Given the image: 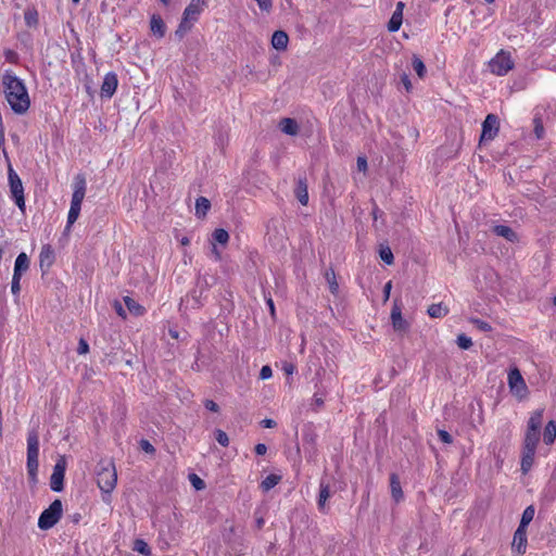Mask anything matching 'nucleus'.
Listing matches in <instances>:
<instances>
[{
  "mask_svg": "<svg viewBox=\"0 0 556 556\" xmlns=\"http://www.w3.org/2000/svg\"><path fill=\"white\" fill-rule=\"evenodd\" d=\"M500 129V121L498 117L494 114L486 115L484 122L482 123V132L480 136V143H485L492 141Z\"/></svg>",
  "mask_w": 556,
  "mask_h": 556,
  "instance_id": "nucleus-6",
  "label": "nucleus"
},
{
  "mask_svg": "<svg viewBox=\"0 0 556 556\" xmlns=\"http://www.w3.org/2000/svg\"><path fill=\"white\" fill-rule=\"evenodd\" d=\"M326 279L328 281L330 292L333 293V294H337L338 290H339V285L336 281L334 273L332 270L327 271L326 273Z\"/></svg>",
  "mask_w": 556,
  "mask_h": 556,
  "instance_id": "nucleus-37",
  "label": "nucleus"
},
{
  "mask_svg": "<svg viewBox=\"0 0 556 556\" xmlns=\"http://www.w3.org/2000/svg\"><path fill=\"white\" fill-rule=\"evenodd\" d=\"M211 208V202L204 197H200L195 201V215L199 218H204Z\"/></svg>",
  "mask_w": 556,
  "mask_h": 556,
  "instance_id": "nucleus-23",
  "label": "nucleus"
},
{
  "mask_svg": "<svg viewBox=\"0 0 556 556\" xmlns=\"http://www.w3.org/2000/svg\"><path fill=\"white\" fill-rule=\"evenodd\" d=\"M542 418V410H536L531 415L528 421V430L526 437L527 453H523V472L527 471L533 464L535 447L540 439Z\"/></svg>",
  "mask_w": 556,
  "mask_h": 556,
  "instance_id": "nucleus-2",
  "label": "nucleus"
},
{
  "mask_svg": "<svg viewBox=\"0 0 556 556\" xmlns=\"http://www.w3.org/2000/svg\"><path fill=\"white\" fill-rule=\"evenodd\" d=\"M456 342L462 350H468L472 345L471 339L466 334H459Z\"/></svg>",
  "mask_w": 556,
  "mask_h": 556,
  "instance_id": "nucleus-38",
  "label": "nucleus"
},
{
  "mask_svg": "<svg viewBox=\"0 0 556 556\" xmlns=\"http://www.w3.org/2000/svg\"><path fill=\"white\" fill-rule=\"evenodd\" d=\"M330 497V488L328 484H325L324 482H320V490H319V496H318V508L319 510L324 511L327 501Z\"/></svg>",
  "mask_w": 556,
  "mask_h": 556,
  "instance_id": "nucleus-24",
  "label": "nucleus"
},
{
  "mask_svg": "<svg viewBox=\"0 0 556 556\" xmlns=\"http://www.w3.org/2000/svg\"><path fill=\"white\" fill-rule=\"evenodd\" d=\"M513 548L517 552L521 551V523L515 531L514 540H513Z\"/></svg>",
  "mask_w": 556,
  "mask_h": 556,
  "instance_id": "nucleus-40",
  "label": "nucleus"
},
{
  "mask_svg": "<svg viewBox=\"0 0 556 556\" xmlns=\"http://www.w3.org/2000/svg\"><path fill=\"white\" fill-rule=\"evenodd\" d=\"M89 351V345L85 340H80L78 344V353L86 354Z\"/></svg>",
  "mask_w": 556,
  "mask_h": 556,
  "instance_id": "nucleus-55",
  "label": "nucleus"
},
{
  "mask_svg": "<svg viewBox=\"0 0 556 556\" xmlns=\"http://www.w3.org/2000/svg\"><path fill=\"white\" fill-rule=\"evenodd\" d=\"M114 308H115L116 313H117L121 317H123V318H125V317H126L125 309L123 308V306H122V304H121L119 302H117V301H116V302L114 303Z\"/></svg>",
  "mask_w": 556,
  "mask_h": 556,
  "instance_id": "nucleus-58",
  "label": "nucleus"
},
{
  "mask_svg": "<svg viewBox=\"0 0 556 556\" xmlns=\"http://www.w3.org/2000/svg\"><path fill=\"white\" fill-rule=\"evenodd\" d=\"M214 434H215V439H216V441H217L220 445H223V446H228V444H229V438H228V435H227V433H226L225 431H223V430H220V429H217V430H215Z\"/></svg>",
  "mask_w": 556,
  "mask_h": 556,
  "instance_id": "nucleus-39",
  "label": "nucleus"
},
{
  "mask_svg": "<svg viewBox=\"0 0 556 556\" xmlns=\"http://www.w3.org/2000/svg\"><path fill=\"white\" fill-rule=\"evenodd\" d=\"M447 313V307L442 305L441 303L432 304L428 307V314L432 318H442L446 316Z\"/></svg>",
  "mask_w": 556,
  "mask_h": 556,
  "instance_id": "nucleus-25",
  "label": "nucleus"
},
{
  "mask_svg": "<svg viewBox=\"0 0 556 556\" xmlns=\"http://www.w3.org/2000/svg\"><path fill=\"white\" fill-rule=\"evenodd\" d=\"M267 452V446L263 443H258L255 446V453L257 455H264Z\"/></svg>",
  "mask_w": 556,
  "mask_h": 556,
  "instance_id": "nucleus-59",
  "label": "nucleus"
},
{
  "mask_svg": "<svg viewBox=\"0 0 556 556\" xmlns=\"http://www.w3.org/2000/svg\"><path fill=\"white\" fill-rule=\"evenodd\" d=\"M25 21L28 26L35 25L37 23V13L34 11L25 12Z\"/></svg>",
  "mask_w": 556,
  "mask_h": 556,
  "instance_id": "nucleus-46",
  "label": "nucleus"
},
{
  "mask_svg": "<svg viewBox=\"0 0 556 556\" xmlns=\"http://www.w3.org/2000/svg\"><path fill=\"white\" fill-rule=\"evenodd\" d=\"M204 406L206 409L215 413L218 412L219 409L218 405L213 400H205Z\"/></svg>",
  "mask_w": 556,
  "mask_h": 556,
  "instance_id": "nucleus-52",
  "label": "nucleus"
},
{
  "mask_svg": "<svg viewBox=\"0 0 556 556\" xmlns=\"http://www.w3.org/2000/svg\"><path fill=\"white\" fill-rule=\"evenodd\" d=\"M380 213L379 208L378 207H375L372 210V216H374V219L377 220L378 218V214Z\"/></svg>",
  "mask_w": 556,
  "mask_h": 556,
  "instance_id": "nucleus-63",
  "label": "nucleus"
},
{
  "mask_svg": "<svg viewBox=\"0 0 556 556\" xmlns=\"http://www.w3.org/2000/svg\"><path fill=\"white\" fill-rule=\"evenodd\" d=\"M534 507L532 505L528 506L525 510H523V527L526 525H528L534 517Z\"/></svg>",
  "mask_w": 556,
  "mask_h": 556,
  "instance_id": "nucleus-41",
  "label": "nucleus"
},
{
  "mask_svg": "<svg viewBox=\"0 0 556 556\" xmlns=\"http://www.w3.org/2000/svg\"><path fill=\"white\" fill-rule=\"evenodd\" d=\"M262 426L264 428H274L276 426V421L273 419H264L262 420Z\"/></svg>",
  "mask_w": 556,
  "mask_h": 556,
  "instance_id": "nucleus-61",
  "label": "nucleus"
},
{
  "mask_svg": "<svg viewBox=\"0 0 556 556\" xmlns=\"http://www.w3.org/2000/svg\"><path fill=\"white\" fill-rule=\"evenodd\" d=\"M193 24L194 22L185 20L182 16L181 22L175 31V35L181 39L192 28Z\"/></svg>",
  "mask_w": 556,
  "mask_h": 556,
  "instance_id": "nucleus-32",
  "label": "nucleus"
},
{
  "mask_svg": "<svg viewBox=\"0 0 556 556\" xmlns=\"http://www.w3.org/2000/svg\"><path fill=\"white\" fill-rule=\"evenodd\" d=\"M134 551L142 555H150V548L148 544L141 539H138L134 542Z\"/></svg>",
  "mask_w": 556,
  "mask_h": 556,
  "instance_id": "nucleus-36",
  "label": "nucleus"
},
{
  "mask_svg": "<svg viewBox=\"0 0 556 556\" xmlns=\"http://www.w3.org/2000/svg\"><path fill=\"white\" fill-rule=\"evenodd\" d=\"M295 197L302 205H307L308 191H307V184H306L305 179H299L296 189H295Z\"/></svg>",
  "mask_w": 556,
  "mask_h": 556,
  "instance_id": "nucleus-22",
  "label": "nucleus"
},
{
  "mask_svg": "<svg viewBox=\"0 0 556 556\" xmlns=\"http://www.w3.org/2000/svg\"><path fill=\"white\" fill-rule=\"evenodd\" d=\"M116 481L117 473L113 462H101L99 464V470L97 471V483L100 490L104 493L103 501H109L111 492L116 486Z\"/></svg>",
  "mask_w": 556,
  "mask_h": 556,
  "instance_id": "nucleus-3",
  "label": "nucleus"
},
{
  "mask_svg": "<svg viewBox=\"0 0 556 556\" xmlns=\"http://www.w3.org/2000/svg\"><path fill=\"white\" fill-rule=\"evenodd\" d=\"M124 302L131 314L139 316L144 313V307L137 303L134 299L125 296Z\"/></svg>",
  "mask_w": 556,
  "mask_h": 556,
  "instance_id": "nucleus-28",
  "label": "nucleus"
},
{
  "mask_svg": "<svg viewBox=\"0 0 556 556\" xmlns=\"http://www.w3.org/2000/svg\"><path fill=\"white\" fill-rule=\"evenodd\" d=\"M81 205L71 203V207L67 215L66 230H70L72 225L77 220L80 213Z\"/></svg>",
  "mask_w": 556,
  "mask_h": 556,
  "instance_id": "nucleus-29",
  "label": "nucleus"
},
{
  "mask_svg": "<svg viewBox=\"0 0 556 556\" xmlns=\"http://www.w3.org/2000/svg\"><path fill=\"white\" fill-rule=\"evenodd\" d=\"M29 268V258L26 253L22 252L17 255L14 264L13 275L22 277V275Z\"/></svg>",
  "mask_w": 556,
  "mask_h": 556,
  "instance_id": "nucleus-15",
  "label": "nucleus"
},
{
  "mask_svg": "<svg viewBox=\"0 0 556 556\" xmlns=\"http://www.w3.org/2000/svg\"><path fill=\"white\" fill-rule=\"evenodd\" d=\"M289 36L283 30H276L271 36V46L276 50L285 51L288 48Z\"/></svg>",
  "mask_w": 556,
  "mask_h": 556,
  "instance_id": "nucleus-14",
  "label": "nucleus"
},
{
  "mask_svg": "<svg viewBox=\"0 0 556 556\" xmlns=\"http://www.w3.org/2000/svg\"><path fill=\"white\" fill-rule=\"evenodd\" d=\"M510 390L518 395L520 393L521 374L518 368H514L508 375Z\"/></svg>",
  "mask_w": 556,
  "mask_h": 556,
  "instance_id": "nucleus-21",
  "label": "nucleus"
},
{
  "mask_svg": "<svg viewBox=\"0 0 556 556\" xmlns=\"http://www.w3.org/2000/svg\"><path fill=\"white\" fill-rule=\"evenodd\" d=\"M39 451L27 450V471L29 477L35 480L39 467Z\"/></svg>",
  "mask_w": 556,
  "mask_h": 556,
  "instance_id": "nucleus-13",
  "label": "nucleus"
},
{
  "mask_svg": "<svg viewBox=\"0 0 556 556\" xmlns=\"http://www.w3.org/2000/svg\"><path fill=\"white\" fill-rule=\"evenodd\" d=\"M62 511V502L60 500L53 501L50 506L39 516L38 527L41 530H48L52 528L60 520Z\"/></svg>",
  "mask_w": 556,
  "mask_h": 556,
  "instance_id": "nucleus-4",
  "label": "nucleus"
},
{
  "mask_svg": "<svg viewBox=\"0 0 556 556\" xmlns=\"http://www.w3.org/2000/svg\"><path fill=\"white\" fill-rule=\"evenodd\" d=\"M281 480V476L279 475H269L262 482L261 488L264 492H267L275 488Z\"/></svg>",
  "mask_w": 556,
  "mask_h": 556,
  "instance_id": "nucleus-27",
  "label": "nucleus"
},
{
  "mask_svg": "<svg viewBox=\"0 0 556 556\" xmlns=\"http://www.w3.org/2000/svg\"><path fill=\"white\" fill-rule=\"evenodd\" d=\"M40 267L49 268L54 262V252L50 245H43L39 254Z\"/></svg>",
  "mask_w": 556,
  "mask_h": 556,
  "instance_id": "nucleus-17",
  "label": "nucleus"
},
{
  "mask_svg": "<svg viewBox=\"0 0 556 556\" xmlns=\"http://www.w3.org/2000/svg\"><path fill=\"white\" fill-rule=\"evenodd\" d=\"M555 439H556V424L554 421H549L545 427V430L543 433V441L549 445V444L554 443Z\"/></svg>",
  "mask_w": 556,
  "mask_h": 556,
  "instance_id": "nucleus-26",
  "label": "nucleus"
},
{
  "mask_svg": "<svg viewBox=\"0 0 556 556\" xmlns=\"http://www.w3.org/2000/svg\"><path fill=\"white\" fill-rule=\"evenodd\" d=\"M86 193V179L83 175H77L73 182V195L71 203L81 205Z\"/></svg>",
  "mask_w": 556,
  "mask_h": 556,
  "instance_id": "nucleus-9",
  "label": "nucleus"
},
{
  "mask_svg": "<svg viewBox=\"0 0 556 556\" xmlns=\"http://www.w3.org/2000/svg\"><path fill=\"white\" fill-rule=\"evenodd\" d=\"M379 256L386 264H388V265L393 264L394 257H393V253L389 245L380 244Z\"/></svg>",
  "mask_w": 556,
  "mask_h": 556,
  "instance_id": "nucleus-30",
  "label": "nucleus"
},
{
  "mask_svg": "<svg viewBox=\"0 0 556 556\" xmlns=\"http://www.w3.org/2000/svg\"><path fill=\"white\" fill-rule=\"evenodd\" d=\"M63 479L64 475L59 472H52L51 479H50V486L53 491L60 492L63 489Z\"/></svg>",
  "mask_w": 556,
  "mask_h": 556,
  "instance_id": "nucleus-31",
  "label": "nucleus"
},
{
  "mask_svg": "<svg viewBox=\"0 0 556 556\" xmlns=\"http://www.w3.org/2000/svg\"><path fill=\"white\" fill-rule=\"evenodd\" d=\"M390 489H391L392 498L396 503L401 502L404 497V494L402 491L400 479L396 473H391V476H390Z\"/></svg>",
  "mask_w": 556,
  "mask_h": 556,
  "instance_id": "nucleus-16",
  "label": "nucleus"
},
{
  "mask_svg": "<svg viewBox=\"0 0 556 556\" xmlns=\"http://www.w3.org/2000/svg\"><path fill=\"white\" fill-rule=\"evenodd\" d=\"M401 80H402L403 85L405 86V89L407 91H409L412 88V83H410L408 76L406 74H403L401 77Z\"/></svg>",
  "mask_w": 556,
  "mask_h": 556,
  "instance_id": "nucleus-60",
  "label": "nucleus"
},
{
  "mask_svg": "<svg viewBox=\"0 0 556 556\" xmlns=\"http://www.w3.org/2000/svg\"><path fill=\"white\" fill-rule=\"evenodd\" d=\"M21 278L22 277L13 275L12 285H11V291L13 294H17L21 291V285H20Z\"/></svg>",
  "mask_w": 556,
  "mask_h": 556,
  "instance_id": "nucleus-47",
  "label": "nucleus"
},
{
  "mask_svg": "<svg viewBox=\"0 0 556 556\" xmlns=\"http://www.w3.org/2000/svg\"><path fill=\"white\" fill-rule=\"evenodd\" d=\"M65 469H66V460L64 457H61L56 464L54 465V468H53V471L54 472H59V473H65Z\"/></svg>",
  "mask_w": 556,
  "mask_h": 556,
  "instance_id": "nucleus-45",
  "label": "nucleus"
},
{
  "mask_svg": "<svg viewBox=\"0 0 556 556\" xmlns=\"http://www.w3.org/2000/svg\"><path fill=\"white\" fill-rule=\"evenodd\" d=\"M268 305H269V308H270L271 314H274V312H275V307H274V302H273V300H270V299L268 300Z\"/></svg>",
  "mask_w": 556,
  "mask_h": 556,
  "instance_id": "nucleus-64",
  "label": "nucleus"
},
{
  "mask_svg": "<svg viewBox=\"0 0 556 556\" xmlns=\"http://www.w3.org/2000/svg\"><path fill=\"white\" fill-rule=\"evenodd\" d=\"M280 130L289 136H295L299 132V125L293 118H282L279 123Z\"/></svg>",
  "mask_w": 556,
  "mask_h": 556,
  "instance_id": "nucleus-18",
  "label": "nucleus"
},
{
  "mask_svg": "<svg viewBox=\"0 0 556 556\" xmlns=\"http://www.w3.org/2000/svg\"><path fill=\"white\" fill-rule=\"evenodd\" d=\"M391 321L395 331L406 332L409 328V323L403 318L401 306L396 301L391 311Z\"/></svg>",
  "mask_w": 556,
  "mask_h": 556,
  "instance_id": "nucleus-8",
  "label": "nucleus"
},
{
  "mask_svg": "<svg viewBox=\"0 0 556 556\" xmlns=\"http://www.w3.org/2000/svg\"><path fill=\"white\" fill-rule=\"evenodd\" d=\"M533 123H534V134H535V137L538 139H540V138H542L543 132H544L542 121L538 116H535L534 119H533Z\"/></svg>",
  "mask_w": 556,
  "mask_h": 556,
  "instance_id": "nucleus-42",
  "label": "nucleus"
},
{
  "mask_svg": "<svg viewBox=\"0 0 556 556\" xmlns=\"http://www.w3.org/2000/svg\"><path fill=\"white\" fill-rule=\"evenodd\" d=\"M204 7L205 0H191L190 3L186 7L182 16L185 20H189L195 23Z\"/></svg>",
  "mask_w": 556,
  "mask_h": 556,
  "instance_id": "nucleus-10",
  "label": "nucleus"
},
{
  "mask_svg": "<svg viewBox=\"0 0 556 556\" xmlns=\"http://www.w3.org/2000/svg\"><path fill=\"white\" fill-rule=\"evenodd\" d=\"M141 447L147 453L154 452V447L152 446V444L150 442L146 441V440L141 441Z\"/></svg>",
  "mask_w": 556,
  "mask_h": 556,
  "instance_id": "nucleus-57",
  "label": "nucleus"
},
{
  "mask_svg": "<svg viewBox=\"0 0 556 556\" xmlns=\"http://www.w3.org/2000/svg\"><path fill=\"white\" fill-rule=\"evenodd\" d=\"M312 405L315 406L316 409L320 408L324 405L323 395L315 393L312 399Z\"/></svg>",
  "mask_w": 556,
  "mask_h": 556,
  "instance_id": "nucleus-50",
  "label": "nucleus"
},
{
  "mask_svg": "<svg viewBox=\"0 0 556 556\" xmlns=\"http://www.w3.org/2000/svg\"><path fill=\"white\" fill-rule=\"evenodd\" d=\"M117 84L118 80L116 74L108 73L103 78V83L101 86V96L111 98L116 91Z\"/></svg>",
  "mask_w": 556,
  "mask_h": 556,
  "instance_id": "nucleus-11",
  "label": "nucleus"
},
{
  "mask_svg": "<svg viewBox=\"0 0 556 556\" xmlns=\"http://www.w3.org/2000/svg\"><path fill=\"white\" fill-rule=\"evenodd\" d=\"M271 376H273L271 368L268 365L263 366L260 371V378L262 380H267V379L271 378Z\"/></svg>",
  "mask_w": 556,
  "mask_h": 556,
  "instance_id": "nucleus-48",
  "label": "nucleus"
},
{
  "mask_svg": "<svg viewBox=\"0 0 556 556\" xmlns=\"http://www.w3.org/2000/svg\"><path fill=\"white\" fill-rule=\"evenodd\" d=\"M282 370L286 375L291 376L295 371V366L291 363H285L282 366Z\"/></svg>",
  "mask_w": 556,
  "mask_h": 556,
  "instance_id": "nucleus-54",
  "label": "nucleus"
},
{
  "mask_svg": "<svg viewBox=\"0 0 556 556\" xmlns=\"http://www.w3.org/2000/svg\"><path fill=\"white\" fill-rule=\"evenodd\" d=\"M150 28L153 35L159 38L164 37L165 35V24L160 15H153L150 21Z\"/></svg>",
  "mask_w": 556,
  "mask_h": 556,
  "instance_id": "nucleus-20",
  "label": "nucleus"
},
{
  "mask_svg": "<svg viewBox=\"0 0 556 556\" xmlns=\"http://www.w3.org/2000/svg\"><path fill=\"white\" fill-rule=\"evenodd\" d=\"M27 450L39 451V435L35 430H31L28 433Z\"/></svg>",
  "mask_w": 556,
  "mask_h": 556,
  "instance_id": "nucleus-33",
  "label": "nucleus"
},
{
  "mask_svg": "<svg viewBox=\"0 0 556 556\" xmlns=\"http://www.w3.org/2000/svg\"><path fill=\"white\" fill-rule=\"evenodd\" d=\"M412 64H413V68L417 73V75L420 78H422L426 74V66H425L424 62L418 56L414 55Z\"/></svg>",
  "mask_w": 556,
  "mask_h": 556,
  "instance_id": "nucleus-35",
  "label": "nucleus"
},
{
  "mask_svg": "<svg viewBox=\"0 0 556 556\" xmlns=\"http://www.w3.org/2000/svg\"><path fill=\"white\" fill-rule=\"evenodd\" d=\"M260 10L263 11V12H270L271 8H273V1L271 0H254Z\"/></svg>",
  "mask_w": 556,
  "mask_h": 556,
  "instance_id": "nucleus-44",
  "label": "nucleus"
},
{
  "mask_svg": "<svg viewBox=\"0 0 556 556\" xmlns=\"http://www.w3.org/2000/svg\"><path fill=\"white\" fill-rule=\"evenodd\" d=\"M438 435L441 439V441L446 443V444H450L453 441L452 440V435L447 431H445V430H439L438 431Z\"/></svg>",
  "mask_w": 556,
  "mask_h": 556,
  "instance_id": "nucleus-51",
  "label": "nucleus"
},
{
  "mask_svg": "<svg viewBox=\"0 0 556 556\" xmlns=\"http://www.w3.org/2000/svg\"><path fill=\"white\" fill-rule=\"evenodd\" d=\"M5 100L16 114H24L30 106V98L24 81L12 71H5L2 76Z\"/></svg>",
  "mask_w": 556,
  "mask_h": 556,
  "instance_id": "nucleus-1",
  "label": "nucleus"
},
{
  "mask_svg": "<svg viewBox=\"0 0 556 556\" xmlns=\"http://www.w3.org/2000/svg\"><path fill=\"white\" fill-rule=\"evenodd\" d=\"M189 480L195 490L204 489V481L197 475H190Z\"/></svg>",
  "mask_w": 556,
  "mask_h": 556,
  "instance_id": "nucleus-43",
  "label": "nucleus"
},
{
  "mask_svg": "<svg viewBox=\"0 0 556 556\" xmlns=\"http://www.w3.org/2000/svg\"><path fill=\"white\" fill-rule=\"evenodd\" d=\"M493 232L500 237L505 238L508 241H517L518 236L517 233L508 226L506 225H496L493 227Z\"/></svg>",
  "mask_w": 556,
  "mask_h": 556,
  "instance_id": "nucleus-19",
  "label": "nucleus"
},
{
  "mask_svg": "<svg viewBox=\"0 0 556 556\" xmlns=\"http://www.w3.org/2000/svg\"><path fill=\"white\" fill-rule=\"evenodd\" d=\"M213 239L217 243L226 244L229 240V233L225 229L219 228L213 232Z\"/></svg>",
  "mask_w": 556,
  "mask_h": 556,
  "instance_id": "nucleus-34",
  "label": "nucleus"
},
{
  "mask_svg": "<svg viewBox=\"0 0 556 556\" xmlns=\"http://www.w3.org/2000/svg\"><path fill=\"white\" fill-rule=\"evenodd\" d=\"M9 181L12 197L15 201V204L24 211L25 207V199H24V189L22 181L18 175L10 167L9 168Z\"/></svg>",
  "mask_w": 556,
  "mask_h": 556,
  "instance_id": "nucleus-7",
  "label": "nucleus"
},
{
  "mask_svg": "<svg viewBox=\"0 0 556 556\" xmlns=\"http://www.w3.org/2000/svg\"><path fill=\"white\" fill-rule=\"evenodd\" d=\"M391 289H392V282H391V281H388V282L384 285V288H383L384 301H388V300H389V298H390V293H391Z\"/></svg>",
  "mask_w": 556,
  "mask_h": 556,
  "instance_id": "nucleus-56",
  "label": "nucleus"
},
{
  "mask_svg": "<svg viewBox=\"0 0 556 556\" xmlns=\"http://www.w3.org/2000/svg\"><path fill=\"white\" fill-rule=\"evenodd\" d=\"M357 169L359 172H366L367 169V160L365 156L357 157Z\"/></svg>",
  "mask_w": 556,
  "mask_h": 556,
  "instance_id": "nucleus-53",
  "label": "nucleus"
},
{
  "mask_svg": "<svg viewBox=\"0 0 556 556\" xmlns=\"http://www.w3.org/2000/svg\"><path fill=\"white\" fill-rule=\"evenodd\" d=\"M490 72L497 76L506 75L514 66L510 54L505 51H500L488 64Z\"/></svg>",
  "mask_w": 556,
  "mask_h": 556,
  "instance_id": "nucleus-5",
  "label": "nucleus"
},
{
  "mask_svg": "<svg viewBox=\"0 0 556 556\" xmlns=\"http://www.w3.org/2000/svg\"><path fill=\"white\" fill-rule=\"evenodd\" d=\"M180 243H181L182 245H188V244H190V239H189L188 237H182V238L180 239Z\"/></svg>",
  "mask_w": 556,
  "mask_h": 556,
  "instance_id": "nucleus-62",
  "label": "nucleus"
},
{
  "mask_svg": "<svg viewBox=\"0 0 556 556\" xmlns=\"http://www.w3.org/2000/svg\"><path fill=\"white\" fill-rule=\"evenodd\" d=\"M405 8L404 2L400 1L396 3V8L392 13V16L388 23L389 31H397L403 23V10Z\"/></svg>",
  "mask_w": 556,
  "mask_h": 556,
  "instance_id": "nucleus-12",
  "label": "nucleus"
},
{
  "mask_svg": "<svg viewBox=\"0 0 556 556\" xmlns=\"http://www.w3.org/2000/svg\"><path fill=\"white\" fill-rule=\"evenodd\" d=\"M471 323L473 325H476L482 331H490L491 330V326L488 323L483 321V320L472 319Z\"/></svg>",
  "mask_w": 556,
  "mask_h": 556,
  "instance_id": "nucleus-49",
  "label": "nucleus"
}]
</instances>
